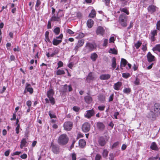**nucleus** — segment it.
<instances>
[{"label":"nucleus","mask_w":160,"mask_h":160,"mask_svg":"<svg viewBox=\"0 0 160 160\" xmlns=\"http://www.w3.org/2000/svg\"><path fill=\"white\" fill-rule=\"evenodd\" d=\"M69 140V138L67 135L65 134L61 135L58 139V144L61 145H64L66 144Z\"/></svg>","instance_id":"nucleus-1"},{"label":"nucleus","mask_w":160,"mask_h":160,"mask_svg":"<svg viewBox=\"0 0 160 160\" xmlns=\"http://www.w3.org/2000/svg\"><path fill=\"white\" fill-rule=\"evenodd\" d=\"M96 47L97 45L95 43L87 42L84 48V51L86 53L89 52L94 50Z\"/></svg>","instance_id":"nucleus-2"},{"label":"nucleus","mask_w":160,"mask_h":160,"mask_svg":"<svg viewBox=\"0 0 160 160\" xmlns=\"http://www.w3.org/2000/svg\"><path fill=\"white\" fill-rule=\"evenodd\" d=\"M128 16L124 14L120 15L119 18V22L123 27H126L127 26V20Z\"/></svg>","instance_id":"nucleus-3"},{"label":"nucleus","mask_w":160,"mask_h":160,"mask_svg":"<svg viewBox=\"0 0 160 160\" xmlns=\"http://www.w3.org/2000/svg\"><path fill=\"white\" fill-rule=\"evenodd\" d=\"M50 148L52 151L55 154H58L60 152V147L57 144H55L52 142L51 144Z\"/></svg>","instance_id":"nucleus-4"},{"label":"nucleus","mask_w":160,"mask_h":160,"mask_svg":"<svg viewBox=\"0 0 160 160\" xmlns=\"http://www.w3.org/2000/svg\"><path fill=\"white\" fill-rule=\"evenodd\" d=\"M157 116H158L153 112L152 109H150L146 115L147 117L152 120H155Z\"/></svg>","instance_id":"nucleus-5"},{"label":"nucleus","mask_w":160,"mask_h":160,"mask_svg":"<svg viewBox=\"0 0 160 160\" xmlns=\"http://www.w3.org/2000/svg\"><path fill=\"white\" fill-rule=\"evenodd\" d=\"M73 125V123L70 121L65 122L63 124L64 129L67 131H70L72 128Z\"/></svg>","instance_id":"nucleus-6"},{"label":"nucleus","mask_w":160,"mask_h":160,"mask_svg":"<svg viewBox=\"0 0 160 160\" xmlns=\"http://www.w3.org/2000/svg\"><path fill=\"white\" fill-rule=\"evenodd\" d=\"M107 140L105 139L103 136H100L98 139V143L101 147L104 146L107 143Z\"/></svg>","instance_id":"nucleus-7"},{"label":"nucleus","mask_w":160,"mask_h":160,"mask_svg":"<svg viewBox=\"0 0 160 160\" xmlns=\"http://www.w3.org/2000/svg\"><path fill=\"white\" fill-rule=\"evenodd\" d=\"M105 30L101 26H98L96 30V33L97 35L103 36L105 33Z\"/></svg>","instance_id":"nucleus-8"},{"label":"nucleus","mask_w":160,"mask_h":160,"mask_svg":"<svg viewBox=\"0 0 160 160\" xmlns=\"http://www.w3.org/2000/svg\"><path fill=\"white\" fill-rule=\"evenodd\" d=\"M90 125L88 122H85L82 125V129L85 132H88L90 130Z\"/></svg>","instance_id":"nucleus-9"},{"label":"nucleus","mask_w":160,"mask_h":160,"mask_svg":"<svg viewBox=\"0 0 160 160\" xmlns=\"http://www.w3.org/2000/svg\"><path fill=\"white\" fill-rule=\"evenodd\" d=\"M153 111L158 116L160 114V104L156 103L153 106Z\"/></svg>","instance_id":"nucleus-10"},{"label":"nucleus","mask_w":160,"mask_h":160,"mask_svg":"<svg viewBox=\"0 0 160 160\" xmlns=\"http://www.w3.org/2000/svg\"><path fill=\"white\" fill-rule=\"evenodd\" d=\"M96 126L98 129L100 131H103L105 129V126L102 122H98Z\"/></svg>","instance_id":"nucleus-11"},{"label":"nucleus","mask_w":160,"mask_h":160,"mask_svg":"<svg viewBox=\"0 0 160 160\" xmlns=\"http://www.w3.org/2000/svg\"><path fill=\"white\" fill-rule=\"evenodd\" d=\"M86 112L87 113L85 115V117L88 118H90L94 114V111L92 109L87 111Z\"/></svg>","instance_id":"nucleus-12"},{"label":"nucleus","mask_w":160,"mask_h":160,"mask_svg":"<svg viewBox=\"0 0 160 160\" xmlns=\"http://www.w3.org/2000/svg\"><path fill=\"white\" fill-rule=\"evenodd\" d=\"M158 31L157 30H152L151 32V40L152 42H154L155 41V36L157 35Z\"/></svg>","instance_id":"nucleus-13"},{"label":"nucleus","mask_w":160,"mask_h":160,"mask_svg":"<svg viewBox=\"0 0 160 160\" xmlns=\"http://www.w3.org/2000/svg\"><path fill=\"white\" fill-rule=\"evenodd\" d=\"M147 56L148 62H152L154 60L155 57L152 55L150 52L148 53Z\"/></svg>","instance_id":"nucleus-14"},{"label":"nucleus","mask_w":160,"mask_h":160,"mask_svg":"<svg viewBox=\"0 0 160 160\" xmlns=\"http://www.w3.org/2000/svg\"><path fill=\"white\" fill-rule=\"evenodd\" d=\"M156 7L153 5H150L148 8V11L151 13L155 12L156 11Z\"/></svg>","instance_id":"nucleus-15"},{"label":"nucleus","mask_w":160,"mask_h":160,"mask_svg":"<svg viewBox=\"0 0 160 160\" xmlns=\"http://www.w3.org/2000/svg\"><path fill=\"white\" fill-rule=\"evenodd\" d=\"M111 77V75L109 74H102L100 77V79L101 80H106L109 79Z\"/></svg>","instance_id":"nucleus-16"},{"label":"nucleus","mask_w":160,"mask_h":160,"mask_svg":"<svg viewBox=\"0 0 160 160\" xmlns=\"http://www.w3.org/2000/svg\"><path fill=\"white\" fill-rule=\"evenodd\" d=\"M122 85V82H118L115 83L113 86L114 89L116 90H119Z\"/></svg>","instance_id":"nucleus-17"},{"label":"nucleus","mask_w":160,"mask_h":160,"mask_svg":"<svg viewBox=\"0 0 160 160\" xmlns=\"http://www.w3.org/2000/svg\"><path fill=\"white\" fill-rule=\"evenodd\" d=\"M26 85L25 89L27 90V91L29 92L30 93H32L33 92V89L31 87V85L30 84L26 83Z\"/></svg>","instance_id":"nucleus-18"},{"label":"nucleus","mask_w":160,"mask_h":160,"mask_svg":"<svg viewBox=\"0 0 160 160\" xmlns=\"http://www.w3.org/2000/svg\"><path fill=\"white\" fill-rule=\"evenodd\" d=\"M94 21L92 19H88L87 22V25L89 28H91L93 25Z\"/></svg>","instance_id":"nucleus-19"},{"label":"nucleus","mask_w":160,"mask_h":160,"mask_svg":"<svg viewBox=\"0 0 160 160\" xmlns=\"http://www.w3.org/2000/svg\"><path fill=\"white\" fill-rule=\"evenodd\" d=\"M20 148L21 149H22L23 147H26L27 146V142L25 138H23L21 141L20 142Z\"/></svg>","instance_id":"nucleus-20"},{"label":"nucleus","mask_w":160,"mask_h":160,"mask_svg":"<svg viewBox=\"0 0 160 160\" xmlns=\"http://www.w3.org/2000/svg\"><path fill=\"white\" fill-rule=\"evenodd\" d=\"M78 143L80 147L81 148H83L86 144V141L83 139H80Z\"/></svg>","instance_id":"nucleus-21"},{"label":"nucleus","mask_w":160,"mask_h":160,"mask_svg":"<svg viewBox=\"0 0 160 160\" xmlns=\"http://www.w3.org/2000/svg\"><path fill=\"white\" fill-rule=\"evenodd\" d=\"M150 148L154 150L158 151L159 150V148L157 146L156 144L154 142H152L151 146Z\"/></svg>","instance_id":"nucleus-22"},{"label":"nucleus","mask_w":160,"mask_h":160,"mask_svg":"<svg viewBox=\"0 0 160 160\" xmlns=\"http://www.w3.org/2000/svg\"><path fill=\"white\" fill-rule=\"evenodd\" d=\"M94 77L92 75L91 72H90L88 74L86 78V80L88 82H90L91 80H93Z\"/></svg>","instance_id":"nucleus-23"},{"label":"nucleus","mask_w":160,"mask_h":160,"mask_svg":"<svg viewBox=\"0 0 160 160\" xmlns=\"http://www.w3.org/2000/svg\"><path fill=\"white\" fill-rule=\"evenodd\" d=\"M54 94V92L52 89H50L47 92V96L48 98L52 97Z\"/></svg>","instance_id":"nucleus-24"},{"label":"nucleus","mask_w":160,"mask_h":160,"mask_svg":"<svg viewBox=\"0 0 160 160\" xmlns=\"http://www.w3.org/2000/svg\"><path fill=\"white\" fill-rule=\"evenodd\" d=\"M84 99L85 102L87 103H91L92 100V97L88 96L85 97Z\"/></svg>","instance_id":"nucleus-25"},{"label":"nucleus","mask_w":160,"mask_h":160,"mask_svg":"<svg viewBox=\"0 0 160 160\" xmlns=\"http://www.w3.org/2000/svg\"><path fill=\"white\" fill-rule=\"evenodd\" d=\"M60 18L57 16H56L54 14L51 18V21H57L59 22L60 21Z\"/></svg>","instance_id":"nucleus-26"},{"label":"nucleus","mask_w":160,"mask_h":160,"mask_svg":"<svg viewBox=\"0 0 160 160\" xmlns=\"http://www.w3.org/2000/svg\"><path fill=\"white\" fill-rule=\"evenodd\" d=\"M62 42V40H58L57 38H54L52 42L53 45L57 46L60 44Z\"/></svg>","instance_id":"nucleus-27"},{"label":"nucleus","mask_w":160,"mask_h":160,"mask_svg":"<svg viewBox=\"0 0 160 160\" xmlns=\"http://www.w3.org/2000/svg\"><path fill=\"white\" fill-rule=\"evenodd\" d=\"M98 57V55L95 52H93L91 54L90 58L93 62L96 61Z\"/></svg>","instance_id":"nucleus-28"},{"label":"nucleus","mask_w":160,"mask_h":160,"mask_svg":"<svg viewBox=\"0 0 160 160\" xmlns=\"http://www.w3.org/2000/svg\"><path fill=\"white\" fill-rule=\"evenodd\" d=\"M128 63L127 61L124 58H122L121 59V64H120V68L121 69H122V67H124Z\"/></svg>","instance_id":"nucleus-29"},{"label":"nucleus","mask_w":160,"mask_h":160,"mask_svg":"<svg viewBox=\"0 0 160 160\" xmlns=\"http://www.w3.org/2000/svg\"><path fill=\"white\" fill-rule=\"evenodd\" d=\"M96 15V12L94 9H92L91 13L89 14V17L90 18H94Z\"/></svg>","instance_id":"nucleus-30"},{"label":"nucleus","mask_w":160,"mask_h":160,"mask_svg":"<svg viewBox=\"0 0 160 160\" xmlns=\"http://www.w3.org/2000/svg\"><path fill=\"white\" fill-rule=\"evenodd\" d=\"M116 59L115 57L112 58V66L113 69L116 67Z\"/></svg>","instance_id":"nucleus-31"},{"label":"nucleus","mask_w":160,"mask_h":160,"mask_svg":"<svg viewBox=\"0 0 160 160\" xmlns=\"http://www.w3.org/2000/svg\"><path fill=\"white\" fill-rule=\"evenodd\" d=\"M60 29L59 27H57L55 28L53 30V32L56 35H58L60 32Z\"/></svg>","instance_id":"nucleus-32"},{"label":"nucleus","mask_w":160,"mask_h":160,"mask_svg":"<svg viewBox=\"0 0 160 160\" xmlns=\"http://www.w3.org/2000/svg\"><path fill=\"white\" fill-rule=\"evenodd\" d=\"M48 114L51 118H56V116L54 113L52 111H50L48 112Z\"/></svg>","instance_id":"nucleus-33"},{"label":"nucleus","mask_w":160,"mask_h":160,"mask_svg":"<svg viewBox=\"0 0 160 160\" xmlns=\"http://www.w3.org/2000/svg\"><path fill=\"white\" fill-rule=\"evenodd\" d=\"M108 151L107 149H104L102 152V155L104 158H106L108 156Z\"/></svg>","instance_id":"nucleus-34"},{"label":"nucleus","mask_w":160,"mask_h":160,"mask_svg":"<svg viewBox=\"0 0 160 160\" xmlns=\"http://www.w3.org/2000/svg\"><path fill=\"white\" fill-rule=\"evenodd\" d=\"M109 52L114 54H117L118 53L117 50L114 48H110Z\"/></svg>","instance_id":"nucleus-35"},{"label":"nucleus","mask_w":160,"mask_h":160,"mask_svg":"<svg viewBox=\"0 0 160 160\" xmlns=\"http://www.w3.org/2000/svg\"><path fill=\"white\" fill-rule=\"evenodd\" d=\"M152 50L153 51H157L160 52V44L156 45L153 48Z\"/></svg>","instance_id":"nucleus-36"},{"label":"nucleus","mask_w":160,"mask_h":160,"mask_svg":"<svg viewBox=\"0 0 160 160\" xmlns=\"http://www.w3.org/2000/svg\"><path fill=\"white\" fill-rule=\"evenodd\" d=\"M120 10L121 11L126 13L128 15L129 14V11L126 8H120Z\"/></svg>","instance_id":"nucleus-37"},{"label":"nucleus","mask_w":160,"mask_h":160,"mask_svg":"<svg viewBox=\"0 0 160 160\" xmlns=\"http://www.w3.org/2000/svg\"><path fill=\"white\" fill-rule=\"evenodd\" d=\"M59 51L58 49L56 48L54 50L53 52L51 54V57H53L54 55H55Z\"/></svg>","instance_id":"nucleus-38"},{"label":"nucleus","mask_w":160,"mask_h":160,"mask_svg":"<svg viewBox=\"0 0 160 160\" xmlns=\"http://www.w3.org/2000/svg\"><path fill=\"white\" fill-rule=\"evenodd\" d=\"M65 72L64 70L61 69H58L56 72L57 75H61L65 74Z\"/></svg>","instance_id":"nucleus-39"},{"label":"nucleus","mask_w":160,"mask_h":160,"mask_svg":"<svg viewBox=\"0 0 160 160\" xmlns=\"http://www.w3.org/2000/svg\"><path fill=\"white\" fill-rule=\"evenodd\" d=\"M84 43V40L83 39H80L78 41V42L77 43V45L81 47L82 46Z\"/></svg>","instance_id":"nucleus-40"},{"label":"nucleus","mask_w":160,"mask_h":160,"mask_svg":"<svg viewBox=\"0 0 160 160\" xmlns=\"http://www.w3.org/2000/svg\"><path fill=\"white\" fill-rule=\"evenodd\" d=\"M41 1L39 0H37L36 4L35 5V9L37 11L39 10L38 7L41 4Z\"/></svg>","instance_id":"nucleus-41"},{"label":"nucleus","mask_w":160,"mask_h":160,"mask_svg":"<svg viewBox=\"0 0 160 160\" xmlns=\"http://www.w3.org/2000/svg\"><path fill=\"white\" fill-rule=\"evenodd\" d=\"M131 90L130 88H125L123 90V92L124 93L128 94L130 93Z\"/></svg>","instance_id":"nucleus-42"},{"label":"nucleus","mask_w":160,"mask_h":160,"mask_svg":"<svg viewBox=\"0 0 160 160\" xmlns=\"http://www.w3.org/2000/svg\"><path fill=\"white\" fill-rule=\"evenodd\" d=\"M160 157H159V154H157L156 157H152L149 158V160H157V159H158Z\"/></svg>","instance_id":"nucleus-43"},{"label":"nucleus","mask_w":160,"mask_h":160,"mask_svg":"<svg viewBox=\"0 0 160 160\" xmlns=\"http://www.w3.org/2000/svg\"><path fill=\"white\" fill-rule=\"evenodd\" d=\"M142 44V43L139 41L135 44V46L136 47V49H138L141 46Z\"/></svg>","instance_id":"nucleus-44"},{"label":"nucleus","mask_w":160,"mask_h":160,"mask_svg":"<svg viewBox=\"0 0 160 160\" xmlns=\"http://www.w3.org/2000/svg\"><path fill=\"white\" fill-rule=\"evenodd\" d=\"M108 40L107 39H105L103 40V43L102 46L103 47H107L108 44Z\"/></svg>","instance_id":"nucleus-45"},{"label":"nucleus","mask_w":160,"mask_h":160,"mask_svg":"<svg viewBox=\"0 0 160 160\" xmlns=\"http://www.w3.org/2000/svg\"><path fill=\"white\" fill-rule=\"evenodd\" d=\"M49 100L50 101V102L52 105H53L55 103V101L54 98L52 97L48 98Z\"/></svg>","instance_id":"nucleus-46"},{"label":"nucleus","mask_w":160,"mask_h":160,"mask_svg":"<svg viewBox=\"0 0 160 160\" xmlns=\"http://www.w3.org/2000/svg\"><path fill=\"white\" fill-rule=\"evenodd\" d=\"M84 36V33H82V32H80L78 36L76 37V38H83Z\"/></svg>","instance_id":"nucleus-47"},{"label":"nucleus","mask_w":160,"mask_h":160,"mask_svg":"<svg viewBox=\"0 0 160 160\" xmlns=\"http://www.w3.org/2000/svg\"><path fill=\"white\" fill-rule=\"evenodd\" d=\"M72 109L76 112H78L80 110V108L78 107L75 106L73 107Z\"/></svg>","instance_id":"nucleus-48"},{"label":"nucleus","mask_w":160,"mask_h":160,"mask_svg":"<svg viewBox=\"0 0 160 160\" xmlns=\"http://www.w3.org/2000/svg\"><path fill=\"white\" fill-rule=\"evenodd\" d=\"M130 76V74L129 73H123L122 74V76L126 78H128Z\"/></svg>","instance_id":"nucleus-49"},{"label":"nucleus","mask_w":160,"mask_h":160,"mask_svg":"<svg viewBox=\"0 0 160 160\" xmlns=\"http://www.w3.org/2000/svg\"><path fill=\"white\" fill-rule=\"evenodd\" d=\"M119 144V142H114L113 144V145H112V147H111V148L112 149L116 147Z\"/></svg>","instance_id":"nucleus-50"},{"label":"nucleus","mask_w":160,"mask_h":160,"mask_svg":"<svg viewBox=\"0 0 160 160\" xmlns=\"http://www.w3.org/2000/svg\"><path fill=\"white\" fill-rule=\"evenodd\" d=\"M156 28L158 30H160V20L156 23Z\"/></svg>","instance_id":"nucleus-51"},{"label":"nucleus","mask_w":160,"mask_h":160,"mask_svg":"<svg viewBox=\"0 0 160 160\" xmlns=\"http://www.w3.org/2000/svg\"><path fill=\"white\" fill-rule=\"evenodd\" d=\"M101 158V156L99 154H97L95 157V160H100Z\"/></svg>","instance_id":"nucleus-52"},{"label":"nucleus","mask_w":160,"mask_h":160,"mask_svg":"<svg viewBox=\"0 0 160 160\" xmlns=\"http://www.w3.org/2000/svg\"><path fill=\"white\" fill-rule=\"evenodd\" d=\"M140 80L137 78H136L134 81V84L136 85H138L140 84Z\"/></svg>","instance_id":"nucleus-53"},{"label":"nucleus","mask_w":160,"mask_h":160,"mask_svg":"<svg viewBox=\"0 0 160 160\" xmlns=\"http://www.w3.org/2000/svg\"><path fill=\"white\" fill-rule=\"evenodd\" d=\"M20 124H18L17 127H16L15 130L17 134H18L19 132Z\"/></svg>","instance_id":"nucleus-54"},{"label":"nucleus","mask_w":160,"mask_h":160,"mask_svg":"<svg viewBox=\"0 0 160 160\" xmlns=\"http://www.w3.org/2000/svg\"><path fill=\"white\" fill-rule=\"evenodd\" d=\"M63 37V35L62 33L59 36L56 37L55 38H57V39L58 40H61L62 41V38Z\"/></svg>","instance_id":"nucleus-55"},{"label":"nucleus","mask_w":160,"mask_h":160,"mask_svg":"<svg viewBox=\"0 0 160 160\" xmlns=\"http://www.w3.org/2000/svg\"><path fill=\"white\" fill-rule=\"evenodd\" d=\"M105 108V106H98V108L100 111H103L104 110Z\"/></svg>","instance_id":"nucleus-56"},{"label":"nucleus","mask_w":160,"mask_h":160,"mask_svg":"<svg viewBox=\"0 0 160 160\" xmlns=\"http://www.w3.org/2000/svg\"><path fill=\"white\" fill-rule=\"evenodd\" d=\"M58 66L57 68L62 67L63 65V62L61 61H59L58 63Z\"/></svg>","instance_id":"nucleus-57"},{"label":"nucleus","mask_w":160,"mask_h":160,"mask_svg":"<svg viewBox=\"0 0 160 160\" xmlns=\"http://www.w3.org/2000/svg\"><path fill=\"white\" fill-rule=\"evenodd\" d=\"M72 160H76V155L74 153H73L72 154Z\"/></svg>","instance_id":"nucleus-58"},{"label":"nucleus","mask_w":160,"mask_h":160,"mask_svg":"<svg viewBox=\"0 0 160 160\" xmlns=\"http://www.w3.org/2000/svg\"><path fill=\"white\" fill-rule=\"evenodd\" d=\"M147 44H143L142 45V50L144 51H145L147 50Z\"/></svg>","instance_id":"nucleus-59"},{"label":"nucleus","mask_w":160,"mask_h":160,"mask_svg":"<svg viewBox=\"0 0 160 160\" xmlns=\"http://www.w3.org/2000/svg\"><path fill=\"white\" fill-rule=\"evenodd\" d=\"M20 158L23 159H25L27 158V155L25 153H24L20 156Z\"/></svg>","instance_id":"nucleus-60"},{"label":"nucleus","mask_w":160,"mask_h":160,"mask_svg":"<svg viewBox=\"0 0 160 160\" xmlns=\"http://www.w3.org/2000/svg\"><path fill=\"white\" fill-rule=\"evenodd\" d=\"M113 96H114V94H112L111 95L110 97L108 99V102H110L111 101H112L113 99Z\"/></svg>","instance_id":"nucleus-61"},{"label":"nucleus","mask_w":160,"mask_h":160,"mask_svg":"<svg viewBox=\"0 0 160 160\" xmlns=\"http://www.w3.org/2000/svg\"><path fill=\"white\" fill-rule=\"evenodd\" d=\"M67 32L70 34H73L74 33V32H73L69 29H67Z\"/></svg>","instance_id":"nucleus-62"},{"label":"nucleus","mask_w":160,"mask_h":160,"mask_svg":"<svg viewBox=\"0 0 160 160\" xmlns=\"http://www.w3.org/2000/svg\"><path fill=\"white\" fill-rule=\"evenodd\" d=\"M133 26V22L132 21L130 22V25L129 27L127 28V30H129L132 28Z\"/></svg>","instance_id":"nucleus-63"},{"label":"nucleus","mask_w":160,"mask_h":160,"mask_svg":"<svg viewBox=\"0 0 160 160\" xmlns=\"http://www.w3.org/2000/svg\"><path fill=\"white\" fill-rule=\"evenodd\" d=\"M115 41L114 37H112L110 38L109 39V42L110 43H111L112 42H114Z\"/></svg>","instance_id":"nucleus-64"}]
</instances>
